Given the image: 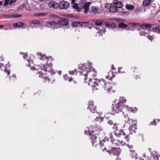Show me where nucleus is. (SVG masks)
I'll return each instance as SVG.
<instances>
[{"instance_id":"1","label":"nucleus","mask_w":160,"mask_h":160,"mask_svg":"<svg viewBox=\"0 0 160 160\" xmlns=\"http://www.w3.org/2000/svg\"><path fill=\"white\" fill-rule=\"evenodd\" d=\"M37 55L40 56L39 58L43 62V63H41V64L43 65V67H41L40 69L42 70L49 72L51 70L52 66V58L47 57L45 55L42 54L39 52L37 53Z\"/></svg>"},{"instance_id":"2","label":"nucleus","mask_w":160,"mask_h":160,"mask_svg":"<svg viewBox=\"0 0 160 160\" xmlns=\"http://www.w3.org/2000/svg\"><path fill=\"white\" fill-rule=\"evenodd\" d=\"M124 98V97H122V99L120 100L119 102L117 103L116 106L114 107V106L112 107V112L113 113L112 114L114 115V114L118 113L119 112H121L122 111V109L124 107H128V106H124V103H125L126 102V100L124 98L123 100L122 99Z\"/></svg>"},{"instance_id":"3","label":"nucleus","mask_w":160,"mask_h":160,"mask_svg":"<svg viewBox=\"0 0 160 160\" xmlns=\"http://www.w3.org/2000/svg\"><path fill=\"white\" fill-rule=\"evenodd\" d=\"M99 83L97 82V85L98 86H100V87L103 88L105 90H107L108 92H112L114 93L115 91L112 90V87L110 86L108 83H107L105 82L104 79H101L98 80Z\"/></svg>"},{"instance_id":"4","label":"nucleus","mask_w":160,"mask_h":160,"mask_svg":"<svg viewBox=\"0 0 160 160\" xmlns=\"http://www.w3.org/2000/svg\"><path fill=\"white\" fill-rule=\"evenodd\" d=\"M116 131L114 132V134L117 137H120L122 135H123L124 136H125L124 138L126 139L128 141L129 140L128 136L129 134L128 131L125 130H124L121 129H120L119 131H118L117 129H116Z\"/></svg>"},{"instance_id":"5","label":"nucleus","mask_w":160,"mask_h":160,"mask_svg":"<svg viewBox=\"0 0 160 160\" xmlns=\"http://www.w3.org/2000/svg\"><path fill=\"white\" fill-rule=\"evenodd\" d=\"M126 119L125 120L126 122L128 123L130 125H132L131 126L129 127V130L130 133L131 134H132L133 133H135V130L136 129L137 125L136 124H133V121L132 119H131L129 118L127 119L126 118Z\"/></svg>"},{"instance_id":"6","label":"nucleus","mask_w":160,"mask_h":160,"mask_svg":"<svg viewBox=\"0 0 160 160\" xmlns=\"http://www.w3.org/2000/svg\"><path fill=\"white\" fill-rule=\"evenodd\" d=\"M82 70L81 69V71H79V72L82 73L83 75H84L85 78H84V82L86 83V80H87V77L88 74L89 72H91L90 69L88 68H86L85 64L82 65Z\"/></svg>"},{"instance_id":"7","label":"nucleus","mask_w":160,"mask_h":160,"mask_svg":"<svg viewBox=\"0 0 160 160\" xmlns=\"http://www.w3.org/2000/svg\"><path fill=\"white\" fill-rule=\"evenodd\" d=\"M107 152L110 154L118 156L120 154L121 149L119 148H112L110 150H108Z\"/></svg>"},{"instance_id":"8","label":"nucleus","mask_w":160,"mask_h":160,"mask_svg":"<svg viewBox=\"0 0 160 160\" xmlns=\"http://www.w3.org/2000/svg\"><path fill=\"white\" fill-rule=\"evenodd\" d=\"M96 107L94 105L93 102L92 101H90L88 102V106L87 109H89L90 111L93 113H96L98 114V112L96 110Z\"/></svg>"},{"instance_id":"9","label":"nucleus","mask_w":160,"mask_h":160,"mask_svg":"<svg viewBox=\"0 0 160 160\" xmlns=\"http://www.w3.org/2000/svg\"><path fill=\"white\" fill-rule=\"evenodd\" d=\"M105 8L109 9V11L112 13H116L118 11V9L114 6H113L112 4L107 3L105 6Z\"/></svg>"},{"instance_id":"10","label":"nucleus","mask_w":160,"mask_h":160,"mask_svg":"<svg viewBox=\"0 0 160 160\" xmlns=\"http://www.w3.org/2000/svg\"><path fill=\"white\" fill-rule=\"evenodd\" d=\"M110 138H111L110 141L112 142V144L117 146L122 144V141H120L117 139H115L112 137V134L110 135Z\"/></svg>"},{"instance_id":"11","label":"nucleus","mask_w":160,"mask_h":160,"mask_svg":"<svg viewBox=\"0 0 160 160\" xmlns=\"http://www.w3.org/2000/svg\"><path fill=\"white\" fill-rule=\"evenodd\" d=\"M128 147L130 148V151L131 152L130 156L132 159H135V160L137 158V154L135 152V151L132 148V145H128Z\"/></svg>"},{"instance_id":"12","label":"nucleus","mask_w":160,"mask_h":160,"mask_svg":"<svg viewBox=\"0 0 160 160\" xmlns=\"http://www.w3.org/2000/svg\"><path fill=\"white\" fill-rule=\"evenodd\" d=\"M69 5V3L68 2L64 1H61L59 4L60 8L62 9L67 8Z\"/></svg>"},{"instance_id":"13","label":"nucleus","mask_w":160,"mask_h":160,"mask_svg":"<svg viewBox=\"0 0 160 160\" xmlns=\"http://www.w3.org/2000/svg\"><path fill=\"white\" fill-rule=\"evenodd\" d=\"M97 139V137L95 135H92L91 137V139L92 141L91 143L92 145L95 147H97L99 143L96 140Z\"/></svg>"},{"instance_id":"14","label":"nucleus","mask_w":160,"mask_h":160,"mask_svg":"<svg viewBox=\"0 0 160 160\" xmlns=\"http://www.w3.org/2000/svg\"><path fill=\"white\" fill-rule=\"evenodd\" d=\"M91 4V2H86L82 6V8L84 10V12L85 13H87L89 9V7Z\"/></svg>"},{"instance_id":"15","label":"nucleus","mask_w":160,"mask_h":160,"mask_svg":"<svg viewBox=\"0 0 160 160\" xmlns=\"http://www.w3.org/2000/svg\"><path fill=\"white\" fill-rule=\"evenodd\" d=\"M58 24L65 26H68L69 24V22L66 18H63L58 22Z\"/></svg>"},{"instance_id":"16","label":"nucleus","mask_w":160,"mask_h":160,"mask_svg":"<svg viewBox=\"0 0 160 160\" xmlns=\"http://www.w3.org/2000/svg\"><path fill=\"white\" fill-rule=\"evenodd\" d=\"M37 74L38 75V76L39 78L44 79L45 80V81H44V82H45L47 80H49V79L48 77L46 76L45 74L42 73V72H39Z\"/></svg>"},{"instance_id":"17","label":"nucleus","mask_w":160,"mask_h":160,"mask_svg":"<svg viewBox=\"0 0 160 160\" xmlns=\"http://www.w3.org/2000/svg\"><path fill=\"white\" fill-rule=\"evenodd\" d=\"M88 22H74L72 24V25L73 27H82V26L83 24L84 23H88Z\"/></svg>"},{"instance_id":"18","label":"nucleus","mask_w":160,"mask_h":160,"mask_svg":"<svg viewBox=\"0 0 160 160\" xmlns=\"http://www.w3.org/2000/svg\"><path fill=\"white\" fill-rule=\"evenodd\" d=\"M22 16L21 14H8L5 15L4 17L5 18H17L21 17Z\"/></svg>"},{"instance_id":"19","label":"nucleus","mask_w":160,"mask_h":160,"mask_svg":"<svg viewBox=\"0 0 160 160\" xmlns=\"http://www.w3.org/2000/svg\"><path fill=\"white\" fill-rule=\"evenodd\" d=\"M140 27L144 30H149L151 27V25L150 23H143L140 25Z\"/></svg>"},{"instance_id":"20","label":"nucleus","mask_w":160,"mask_h":160,"mask_svg":"<svg viewBox=\"0 0 160 160\" xmlns=\"http://www.w3.org/2000/svg\"><path fill=\"white\" fill-rule=\"evenodd\" d=\"M114 6L118 9L121 8L122 6V4L120 1H118L117 0H114Z\"/></svg>"},{"instance_id":"21","label":"nucleus","mask_w":160,"mask_h":160,"mask_svg":"<svg viewBox=\"0 0 160 160\" xmlns=\"http://www.w3.org/2000/svg\"><path fill=\"white\" fill-rule=\"evenodd\" d=\"M49 7L52 8H58L59 6V4L55 2H51L48 4Z\"/></svg>"},{"instance_id":"22","label":"nucleus","mask_w":160,"mask_h":160,"mask_svg":"<svg viewBox=\"0 0 160 160\" xmlns=\"http://www.w3.org/2000/svg\"><path fill=\"white\" fill-rule=\"evenodd\" d=\"M92 10L91 12L94 13L95 14H98L99 13V8L97 6H92L91 7Z\"/></svg>"},{"instance_id":"23","label":"nucleus","mask_w":160,"mask_h":160,"mask_svg":"<svg viewBox=\"0 0 160 160\" xmlns=\"http://www.w3.org/2000/svg\"><path fill=\"white\" fill-rule=\"evenodd\" d=\"M116 72H114V71L113 72L111 70L109 72L108 75L106 76V78L108 80H112V78H114L115 76L114 75L113 73Z\"/></svg>"},{"instance_id":"24","label":"nucleus","mask_w":160,"mask_h":160,"mask_svg":"<svg viewBox=\"0 0 160 160\" xmlns=\"http://www.w3.org/2000/svg\"><path fill=\"white\" fill-rule=\"evenodd\" d=\"M105 25L108 28H115L116 25L115 24L112 22H107L104 23Z\"/></svg>"},{"instance_id":"25","label":"nucleus","mask_w":160,"mask_h":160,"mask_svg":"<svg viewBox=\"0 0 160 160\" xmlns=\"http://www.w3.org/2000/svg\"><path fill=\"white\" fill-rule=\"evenodd\" d=\"M105 30L103 28H102V29H100L99 31L96 32L95 36L98 37L102 36V33H105Z\"/></svg>"},{"instance_id":"26","label":"nucleus","mask_w":160,"mask_h":160,"mask_svg":"<svg viewBox=\"0 0 160 160\" xmlns=\"http://www.w3.org/2000/svg\"><path fill=\"white\" fill-rule=\"evenodd\" d=\"M24 25V23L22 22L15 23L13 24V26L15 27L21 28Z\"/></svg>"},{"instance_id":"27","label":"nucleus","mask_w":160,"mask_h":160,"mask_svg":"<svg viewBox=\"0 0 160 160\" xmlns=\"http://www.w3.org/2000/svg\"><path fill=\"white\" fill-rule=\"evenodd\" d=\"M151 2V0H144L143 2V5L144 7L148 6Z\"/></svg>"},{"instance_id":"28","label":"nucleus","mask_w":160,"mask_h":160,"mask_svg":"<svg viewBox=\"0 0 160 160\" xmlns=\"http://www.w3.org/2000/svg\"><path fill=\"white\" fill-rule=\"evenodd\" d=\"M118 27L120 28H126L128 27V25L123 22H121L118 24Z\"/></svg>"},{"instance_id":"29","label":"nucleus","mask_w":160,"mask_h":160,"mask_svg":"<svg viewBox=\"0 0 160 160\" xmlns=\"http://www.w3.org/2000/svg\"><path fill=\"white\" fill-rule=\"evenodd\" d=\"M125 7L127 9L130 10H132L134 8V5L130 4H126Z\"/></svg>"},{"instance_id":"30","label":"nucleus","mask_w":160,"mask_h":160,"mask_svg":"<svg viewBox=\"0 0 160 160\" xmlns=\"http://www.w3.org/2000/svg\"><path fill=\"white\" fill-rule=\"evenodd\" d=\"M153 32H157L160 34V29L158 27L153 28L152 29Z\"/></svg>"},{"instance_id":"31","label":"nucleus","mask_w":160,"mask_h":160,"mask_svg":"<svg viewBox=\"0 0 160 160\" xmlns=\"http://www.w3.org/2000/svg\"><path fill=\"white\" fill-rule=\"evenodd\" d=\"M151 157H152L154 160H159V156L158 155H155L151 152Z\"/></svg>"},{"instance_id":"32","label":"nucleus","mask_w":160,"mask_h":160,"mask_svg":"<svg viewBox=\"0 0 160 160\" xmlns=\"http://www.w3.org/2000/svg\"><path fill=\"white\" fill-rule=\"evenodd\" d=\"M40 22L41 21H38L37 20H32L31 21V23L34 24H40Z\"/></svg>"},{"instance_id":"33","label":"nucleus","mask_w":160,"mask_h":160,"mask_svg":"<svg viewBox=\"0 0 160 160\" xmlns=\"http://www.w3.org/2000/svg\"><path fill=\"white\" fill-rule=\"evenodd\" d=\"M102 24V20H97L95 22V24L97 26H100Z\"/></svg>"},{"instance_id":"34","label":"nucleus","mask_w":160,"mask_h":160,"mask_svg":"<svg viewBox=\"0 0 160 160\" xmlns=\"http://www.w3.org/2000/svg\"><path fill=\"white\" fill-rule=\"evenodd\" d=\"M27 61L29 63L27 65L28 67H31L32 65H33V60H28Z\"/></svg>"},{"instance_id":"35","label":"nucleus","mask_w":160,"mask_h":160,"mask_svg":"<svg viewBox=\"0 0 160 160\" xmlns=\"http://www.w3.org/2000/svg\"><path fill=\"white\" fill-rule=\"evenodd\" d=\"M129 24L133 26H137L139 25V23L138 22H131Z\"/></svg>"},{"instance_id":"36","label":"nucleus","mask_w":160,"mask_h":160,"mask_svg":"<svg viewBox=\"0 0 160 160\" xmlns=\"http://www.w3.org/2000/svg\"><path fill=\"white\" fill-rule=\"evenodd\" d=\"M7 65L8 64H6V65L4 67V68H5L4 69V72H5L7 73L8 75H9L10 74V71L9 70H7L6 69V67Z\"/></svg>"},{"instance_id":"37","label":"nucleus","mask_w":160,"mask_h":160,"mask_svg":"<svg viewBox=\"0 0 160 160\" xmlns=\"http://www.w3.org/2000/svg\"><path fill=\"white\" fill-rule=\"evenodd\" d=\"M48 14L47 13H40L37 14L36 15H38L39 16H42L43 17H44L45 16L47 15Z\"/></svg>"},{"instance_id":"38","label":"nucleus","mask_w":160,"mask_h":160,"mask_svg":"<svg viewBox=\"0 0 160 160\" xmlns=\"http://www.w3.org/2000/svg\"><path fill=\"white\" fill-rule=\"evenodd\" d=\"M99 80V79L97 80L96 82L94 81L93 82V84L92 85V87H96V86H98L97 85V83H96L98 82V83H99V82L98 81Z\"/></svg>"},{"instance_id":"39","label":"nucleus","mask_w":160,"mask_h":160,"mask_svg":"<svg viewBox=\"0 0 160 160\" xmlns=\"http://www.w3.org/2000/svg\"><path fill=\"white\" fill-rule=\"evenodd\" d=\"M147 37L150 40H152L154 39V37L153 36H151L149 35H147Z\"/></svg>"},{"instance_id":"40","label":"nucleus","mask_w":160,"mask_h":160,"mask_svg":"<svg viewBox=\"0 0 160 160\" xmlns=\"http://www.w3.org/2000/svg\"><path fill=\"white\" fill-rule=\"evenodd\" d=\"M49 16L51 17V18H59V17L56 15L54 14H51L50 15H49Z\"/></svg>"},{"instance_id":"41","label":"nucleus","mask_w":160,"mask_h":160,"mask_svg":"<svg viewBox=\"0 0 160 160\" xmlns=\"http://www.w3.org/2000/svg\"><path fill=\"white\" fill-rule=\"evenodd\" d=\"M139 34L141 36H145L147 33L144 31L141 32H139Z\"/></svg>"},{"instance_id":"42","label":"nucleus","mask_w":160,"mask_h":160,"mask_svg":"<svg viewBox=\"0 0 160 160\" xmlns=\"http://www.w3.org/2000/svg\"><path fill=\"white\" fill-rule=\"evenodd\" d=\"M73 5V6L72 7L73 8L77 9L78 8V4L75 3Z\"/></svg>"},{"instance_id":"43","label":"nucleus","mask_w":160,"mask_h":160,"mask_svg":"<svg viewBox=\"0 0 160 160\" xmlns=\"http://www.w3.org/2000/svg\"><path fill=\"white\" fill-rule=\"evenodd\" d=\"M49 23L50 24L52 25H56L57 24V23L56 22L53 21H51L49 22Z\"/></svg>"},{"instance_id":"44","label":"nucleus","mask_w":160,"mask_h":160,"mask_svg":"<svg viewBox=\"0 0 160 160\" xmlns=\"http://www.w3.org/2000/svg\"><path fill=\"white\" fill-rule=\"evenodd\" d=\"M76 71V70H73V71H69V73L70 75H73L74 74Z\"/></svg>"},{"instance_id":"45","label":"nucleus","mask_w":160,"mask_h":160,"mask_svg":"<svg viewBox=\"0 0 160 160\" xmlns=\"http://www.w3.org/2000/svg\"><path fill=\"white\" fill-rule=\"evenodd\" d=\"M20 54H23V58L24 59L26 58V57H27V56H28L27 53H22V52H20Z\"/></svg>"},{"instance_id":"46","label":"nucleus","mask_w":160,"mask_h":160,"mask_svg":"<svg viewBox=\"0 0 160 160\" xmlns=\"http://www.w3.org/2000/svg\"><path fill=\"white\" fill-rule=\"evenodd\" d=\"M9 0H5V2L4 3V6H6L9 4Z\"/></svg>"},{"instance_id":"47","label":"nucleus","mask_w":160,"mask_h":160,"mask_svg":"<svg viewBox=\"0 0 160 160\" xmlns=\"http://www.w3.org/2000/svg\"><path fill=\"white\" fill-rule=\"evenodd\" d=\"M16 1L17 0H11L9 2V4L11 5L12 3H15Z\"/></svg>"},{"instance_id":"48","label":"nucleus","mask_w":160,"mask_h":160,"mask_svg":"<svg viewBox=\"0 0 160 160\" xmlns=\"http://www.w3.org/2000/svg\"><path fill=\"white\" fill-rule=\"evenodd\" d=\"M129 14L127 12H123L122 13V15L124 16H128Z\"/></svg>"},{"instance_id":"49","label":"nucleus","mask_w":160,"mask_h":160,"mask_svg":"<svg viewBox=\"0 0 160 160\" xmlns=\"http://www.w3.org/2000/svg\"><path fill=\"white\" fill-rule=\"evenodd\" d=\"M151 125H156L157 123L156 122V121L154 120H153V121L152 122H151L150 123Z\"/></svg>"},{"instance_id":"50","label":"nucleus","mask_w":160,"mask_h":160,"mask_svg":"<svg viewBox=\"0 0 160 160\" xmlns=\"http://www.w3.org/2000/svg\"><path fill=\"white\" fill-rule=\"evenodd\" d=\"M108 124L110 125H113V122L111 120H109L108 121Z\"/></svg>"},{"instance_id":"51","label":"nucleus","mask_w":160,"mask_h":160,"mask_svg":"<svg viewBox=\"0 0 160 160\" xmlns=\"http://www.w3.org/2000/svg\"><path fill=\"white\" fill-rule=\"evenodd\" d=\"M63 78L65 81L67 80H68V78L67 74L64 75Z\"/></svg>"},{"instance_id":"52","label":"nucleus","mask_w":160,"mask_h":160,"mask_svg":"<svg viewBox=\"0 0 160 160\" xmlns=\"http://www.w3.org/2000/svg\"><path fill=\"white\" fill-rule=\"evenodd\" d=\"M73 80V78H70L68 79V82H71V81H72Z\"/></svg>"},{"instance_id":"53","label":"nucleus","mask_w":160,"mask_h":160,"mask_svg":"<svg viewBox=\"0 0 160 160\" xmlns=\"http://www.w3.org/2000/svg\"><path fill=\"white\" fill-rule=\"evenodd\" d=\"M75 0H72L71 3L72 4H75Z\"/></svg>"},{"instance_id":"54","label":"nucleus","mask_w":160,"mask_h":160,"mask_svg":"<svg viewBox=\"0 0 160 160\" xmlns=\"http://www.w3.org/2000/svg\"><path fill=\"white\" fill-rule=\"evenodd\" d=\"M92 79H89V82H88V84L89 85H91V81H92Z\"/></svg>"},{"instance_id":"55","label":"nucleus","mask_w":160,"mask_h":160,"mask_svg":"<svg viewBox=\"0 0 160 160\" xmlns=\"http://www.w3.org/2000/svg\"><path fill=\"white\" fill-rule=\"evenodd\" d=\"M68 16L69 17H72L73 15L72 14H71V15H68Z\"/></svg>"},{"instance_id":"56","label":"nucleus","mask_w":160,"mask_h":160,"mask_svg":"<svg viewBox=\"0 0 160 160\" xmlns=\"http://www.w3.org/2000/svg\"><path fill=\"white\" fill-rule=\"evenodd\" d=\"M112 67L111 69H112L113 70H114V69H115V70L116 69L114 67H113V65H112Z\"/></svg>"},{"instance_id":"57","label":"nucleus","mask_w":160,"mask_h":160,"mask_svg":"<svg viewBox=\"0 0 160 160\" xmlns=\"http://www.w3.org/2000/svg\"><path fill=\"white\" fill-rule=\"evenodd\" d=\"M31 70H35V68L33 66H32V67H31L30 68Z\"/></svg>"},{"instance_id":"58","label":"nucleus","mask_w":160,"mask_h":160,"mask_svg":"<svg viewBox=\"0 0 160 160\" xmlns=\"http://www.w3.org/2000/svg\"><path fill=\"white\" fill-rule=\"evenodd\" d=\"M62 72L61 71H59L58 72V73L59 74H61Z\"/></svg>"},{"instance_id":"59","label":"nucleus","mask_w":160,"mask_h":160,"mask_svg":"<svg viewBox=\"0 0 160 160\" xmlns=\"http://www.w3.org/2000/svg\"><path fill=\"white\" fill-rule=\"evenodd\" d=\"M2 3H3V2H2L0 1V6H1L2 4Z\"/></svg>"},{"instance_id":"60","label":"nucleus","mask_w":160,"mask_h":160,"mask_svg":"<svg viewBox=\"0 0 160 160\" xmlns=\"http://www.w3.org/2000/svg\"><path fill=\"white\" fill-rule=\"evenodd\" d=\"M93 71L94 72L97 73V72H96V70L95 69H93Z\"/></svg>"},{"instance_id":"61","label":"nucleus","mask_w":160,"mask_h":160,"mask_svg":"<svg viewBox=\"0 0 160 160\" xmlns=\"http://www.w3.org/2000/svg\"><path fill=\"white\" fill-rule=\"evenodd\" d=\"M4 26V25H0V28H3V27Z\"/></svg>"},{"instance_id":"62","label":"nucleus","mask_w":160,"mask_h":160,"mask_svg":"<svg viewBox=\"0 0 160 160\" xmlns=\"http://www.w3.org/2000/svg\"><path fill=\"white\" fill-rule=\"evenodd\" d=\"M87 132H88L87 131H84V133H85V134H87Z\"/></svg>"},{"instance_id":"63","label":"nucleus","mask_w":160,"mask_h":160,"mask_svg":"<svg viewBox=\"0 0 160 160\" xmlns=\"http://www.w3.org/2000/svg\"><path fill=\"white\" fill-rule=\"evenodd\" d=\"M132 111L133 112H136V111L133 110V109L132 110Z\"/></svg>"},{"instance_id":"64","label":"nucleus","mask_w":160,"mask_h":160,"mask_svg":"<svg viewBox=\"0 0 160 160\" xmlns=\"http://www.w3.org/2000/svg\"><path fill=\"white\" fill-rule=\"evenodd\" d=\"M148 150H149V152H151V148H148Z\"/></svg>"}]
</instances>
